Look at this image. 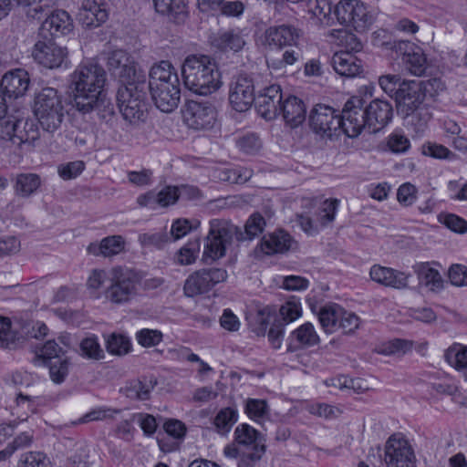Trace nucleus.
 I'll use <instances>...</instances> for the list:
<instances>
[{"label": "nucleus", "instance_id": "nucleus-1", "mask_svg": "<svg viewBox=\"0 0 467 467\" xmlns=\"http://www.w3.org/2000/svg\"><path fill=\"white\" fill-rule=\"evenodd\" d=\"M265 221L260 213L252 214L246 221L244 232L240 227L224 219H213L209 223V232L204 240L202 260L216 261L226 254V247L234 239L244 241L253 239L261 234Z\"/></svg>", "mask_w": 467, "mask_h": 467}, {"label": "nucleus", "instance_id": "nucleus-2", "mask_svg": "<svg viewBox=\"0 0 467 467\" xmlns=\"http://www.w3.org/2000/svg\"><path fill=\"white\" fill-rule=\"evenodd\" d=\"M393 108L389 101L375 99L364 107V101L358 97H352L346 102L344 124L347 136L358 137L363 130L368 133L382 130L392 119Z\"/></svg>", "mask_w": 467, "mask_h": 467}, {"label": "nucleus", "instance_id": "nucleus-3", "mask_svg": "<svg viewBox=\"0 0 467 467\" xmlns=\"http://www.w3.org/2000/svg\"><path fill=\"white\" fill-rule=\"evenodd\" d=\"M106 81L104 68L95 63H82L71 74L73 105L83 114L92 111V103L103 91Z\"/></svg>", "mask_w": 467, "mask_h": 467}, {"label": "nucleus", "instance_id": "nucleus-4", "mask_svg": "<svg viewBox=\"0 0 467 467\" xmlns=\"http://www.w3.org/2000/svg\"><path fill=\"white\" fill-rule=\"evenodd\" d=\"M184 86L191 91L207 96L221 86L220 73L213 59L204 55H190L182 65Z\"/></svg>", "mask_w": 467, "mask_h": 467}, {"label": "nucleus", "instance_id": "nucleus-5", "mask_svg": "<svg viewBox=\"0 0 467 467\" xmlns=\"http://www.w3.org/2000/svg\"><path fill=\"white\" fill-rule=\"evenodd\" d=\"M146 90L147 82L142 78L138 82L125 84L118 89V107L123 118L130 124L143 122L147 118Z\"/></svg>", "mask_w": 467, "mask_h": 467}, {"label": "nucleus", "instance_id": "nucleus-6", "mask_svg": "<svg viewBox=\"0 0 467 467\" xmlns=\"http://www.w3.org/2000/svg\"><path fill=\"white\" fill-rule=\"evenodd\" d=\"M34 113L44 130L54 132L64 118L61 95L53 88H43L35 98Z\"/></svg>", "mask_w": 467, "mask_h": 467}, {"label": "nucleus", "instance_id": "nucleus-7", "mask_svg": "<svg viewBox=\"0 0 467 467\" xmlns=\"http://www.w3.org/2000/svg\"><path fill=\"white\" fill-rule=\"evenodd\" d=\"M140 280L136 274L119 266L110 270L109 284L105 288V299L113 305H125L139 294Z\"/></svg>", "mask_w": 467, "mask_h": 467}, {"label": "nucleus", "instance_id": "nucleus-8", "mask_svg": "<svg viewBox=\"0 0 467 467\" xmlns=\"http://www.w3.org/2000/svg\"><path fill=\"white\" fill-rule=\"evenodd\" d=\"M345 113L346 105L342 109V114L338 115L333 108L318 104L310 112V128L324 139H331L340 129L347 135V128L344 124L346 122Z\"/></svg>", "mask_w": 467, "mask_h": 467}, {"label": "nucleus", "instance_id": "nucleus-9", "mask_svg": "<svg viewBox=\"0 0 467 467\" xmlns=\"http://www.w3.org/2000/svg\"><path fill=\"white\" fill-rule=\"evenodd\" d=\"M337 21L357 31H363L373 22V16L367 6L358 0H341L335 7Z\"/></svg>", "mask_w": 467, "mask_h": 467}, {"label": "nucleus", "instance_id": "nucleus-10", "mask_svg": "<svg viewBox=\"0 0 467 467\" xmlns=\"http://www.w3.org/2000/svg\"><path fill=\"white\" fill-rule=\"evenodd\" d=\"M67 47L58 46L51 37L44 38L37 34L31 51V56L37 64L49 69L58 68L67 62Z\"/></svg>", "mask_w": 467, "mask_h": 467}, {"label": "nucleus", "instance_id": "nucleus-11", "mask_svg": "<svg viewBox=\"0 0 467 467\" xmlns=\"http://www.w3.org/2000/svg\"><path fill=\"white\" fill-rule=\"evenodd\" d=\"M37 137L34 125L25 121L17 116L6 114L0 115V139L11 141L13 144L35 140Z\"/></svg>", "mask_w": 467, "mask_h": 467}, {"label": "nucleus", "instance_id": "nucleus-12", "mask_svg": "<svg viewBox=\"0 0 467 467\" xmlns=\"http://www.w3.org/2000/svg\"><path fill=\"white\" fill-rule=\"evenodd\" d=\"M227 272L223 268H203L188 276L184 283L185 296L193 297L209 292L215 285L227 279Z\"/></svg>", "mask_w": 467, "mask_h": 467}, {"label": "nucleus", "instance_id": "nucleus-13", "mask_svg": "<svg viewBox=\"0 0 467 467\" xmlns=\"http://www.w3.org/2000/svg\"><path fill=\"white\" fill-rule=\"evenodd\" d=\"M107 66L111 74L121 82H138L140 78L146 79L141 69L137 68L133 57L122 49L114 50L109 54Z\"/></svg>", "mask_w": 467, "mask_h": 467}, {"label": "nucleus", "instance_id": "nucleus-14", "mask_svg": "<svg viewBox=\"0 0 467 467\" xmlns=\"http://www.w3.org/2000/svg\"><path fill=\"white\" fill-rule=\"evenodd\" d=\"M384 461L388 467H416V458L410 444L398 434L388 439Z\"/></svg>", "mask_w": 467, "mask_h": 467}, {"label": "nucleus", "instance_id": "nucleus-15", "mask_svg": "<svg viewBox=\"0 0 467 467\" xmlns=\"http://www.w3.org/2000/svg\"><path fill=\"white\" fill-rule=\"evenodd\" d=\"M182 114L186 125L196 130L213 128L216 119V110L213 106L194 100L187 102Z\"/></svg>", "mask_w": 467, "mask_h": 467}, {"label": "nucleus", "instance_id": "nucleus-16", "mask_svg": "<svg viewBox=\"0 0 467 467\" xmlns=\"http://www.w3.org/2000/svg\"><path fill=\"white\" fill-rule=\"evenodd\" d=\"M255 100L253 79L245 75L235 78L229 87V101L238 112L248 110Z\"/></svg>", "mask_w": 467, "mask_h": 467}, {"label": "nucleus", "instance_id": "nucleus-17", "mask_svg": "<svg viewBox=\"0 0 467 467\" xmlns=\"http://www.w3.org/2000/svg\"><path fill=\"white\" fill-rule=\"evenodd\" d=\"M399 94L394 101L397 110L403 115L411 114L425 105L426 94L421 82L410 80L407 84H403V88Z\"/></svg>", "mask_w": 467, "mask_h": 467}, {"label": "nucleus", "instance_id": "nucleus-18", "mask_svg": "<svg viewBox=\"0 0 467 467\" xmlns=\"http://www.w3.org/2000/svg\"><path fill=\"white\" fill-rule=\"evenodd\" d=\"M255 107L258 113L265 119L271 120L280 115L283 102L282 90L279 85L265 88L255 98Z\"/></svg>", "mask_w": 467, "mask_h": 467}, {"label": "nucleus", "instance_id": "nucleus-19", "mask_svg": "<svg viewBox=\"0 0 467 467\" xmlns=\"http://www.w3.org/2000/svg\"><path fill=\"white\" fill-rule=\"evenodd\" d=\"M73 30V22L67 12L64 10L54 11L41 24L38 35L44 38L59 37Z\"/></svg>", "mask_w": 467, "mask_h": 467}, {"label": "nucleus", "instance_id": "nucleus-20", "mask_svg": "<svg viewBox=\"0 0 467 467\" xmlns=\"http://www.w3.org/2000/svg\"><path fill=\"white\" fill-rule=\"evenodd\" d=\"M156 107L163 112H171L179 105L181 99L180 81L167 86L148 88Z\"/></svg>", "mask_w": 467, "mask_h": 467}, {"label": "nucleus", "instance_id": "nucleus-21", "mask_svg": "<svg viewBox=\"0 0 467 467\" xmlns=\"http://www.w3.org/2000/svg\"><path fill=\"white\" fill-rule=\"evenodd\" d=\"M29 84V75L22 68L6 72L0 81L3 94L5 98L9 99H17L24 96L28 89Z\"/></svg>", "mask_w": 467, "mask_h": 467}, {"label": "nucleus", "instance_id": "nucleus-22", "mask_svg": "<svg viewBox=\"0 0 467 467\" xmlns=\"http://www.w3.org/2000/svg\"><path fill=\"white\" fill-rule=\"evenodd\" d=\"M369 276L374 282L394 289H405L409 286L410 274L396 269L374 265L369 271Z\"/></svg>", "mask_w": 467, "mask_h": 467}, {"label": "nucleus", "instance_id": "nucleus-23", "mask_svg": "<svg viewBox=\"0 0 467 467\" xmlns=\"http://www.w3.org/2000/svg\"><path fill=\"white\" fill-rule=\"evenodd\" d=\"M435 262H419L412 265L419 285L432 293H440L444 288V280L439 270L433 265Z\"/></svg>", "mask_w": 467, "mask_h": 467}, {"label": "nucleus", "instance_id": "nucleus-24", "mask_svg": "<svg viewBox=\"0 0 467 467\" xmlns=\"http://www.w3.org/2000/svg\"><path fill=\"white\" fill-rule=\"evenodd\" d=\"M265 42L275 48H285L297 44L299 30L289 25L268 27L265 32Z\"/></svg>", "mask_w": 467, "mask_h": 467}, {"label": "nucleus", "instance_id": "nucleus-25", "mask_svg": "<svg viewBox=\"0 0 467 467\" xmlns=\"http://www.w3.org/2000/svg\"><path fill=\"white\" fill-rule=\"evenodd\" d=\"M296 242L284 230H278L265 235L260 243L261 251L267 255L284 254L296 249Z\"/></svg>", "mask_w": 467, "mask_h": 467}, {"label": "nucleus", "instance_id": "nucleus-26", "mask_svg": "<svg viewBox=\"0 0 467 467\" xmlns=\"http://www.w3.org/2000/svg\"><path fill=\"white\" fill-rule=\"evenodd\" d=\"M334 70L340 76L354 78L362 72V62L352 52L341 50L336 52L331 58Z\"/></svg>", "mask_w": 467, "mask_h": 467}, {"label": "nucleus", "instance_id": "nucleus-27", "mask_svg": "<svg viewBox=\"0 0 467 467\" xmlns=\"http://www.w3.org/2000/svg\"><path fill=\"white\" fill-rule=\"evenodd\" d=\"M125 241L120 235L103 238L99 243H90L87 247L88 254L93 256L111 257L124 251Z\"/></svg>", "mask_w": 467, "mask_h": 467}, {"label": "nucleus", "instance_id": "nucleus-28", "mask_svg": "<svg viewBox=\"0 0 467 467\" xmlns=\"http://www.w3.org/2000/svg\"><path fill=\"white\" fill-rule=\"evenodd\" d=\"M280 114L291 127H297L306 119V109L305 103L296 96H289L283 100Z\"/></svg>", "mask_w": 467, "mask_h": 467}, {"label": "nucleus", "instance_id": "nucleus-29", "mask_svg": "<svg viewBox=\"0 0 467 467\" xmlns=\"http://www.w3.org/2000/svg\"><path fill=\"white\" fill-rule=\"evenodd\" d=\"M179 80L177 71L171 62L162 60L151 67L149 73L147 88L154 86H167L170 83H177Z\"/></svg>", "mask_w": 467, "mask_h": 467}, {"label": "nucleus", "instance_id": "nucleus-30", "mask_svg": "<svg viewBox=\"0 0 467 467\" xmlns=\"http://www.w3.org/2000/svg\"><path fill=\"white\" fill-rule=\"evenodd\" d=\"M108 18L106 9L94 0H86L78 14V21L86 27H98Z\"/></svg>", "mask_w": 467, "mask_h": 467}, {"label": "nucleus", "instance_id": "nucleus-31", "mask_svg": "<svg viewBox=\"0 0 467 467\" xmlns=\"http://www.w3.org/2000/svg\"><path fill=\"white\" fill-rule=\"evenodd\" d=\"M211 45L218 50L237 52L245 42L240 33L234 30L220 31L210 37Z\"/></svg>", "mask_w": 467, "mask_h": 467}, {"label": "nucleus", "instance_id": "nucleus-32", "mask_svg": "<svg viewBox=\"0 0 467 467\" xmlns=\"http://www.w3.org/2000/svg\"><path fill=\"white\" fill-rule=\"evenodd\" d=\"M234 443L244 451H254L257 445H265L262 434L249 424L243 423L234 430Z\"/></svg>", "mask_w": 467, "mask_h": 467}, {"label": "nucleus", "instance_id": "nucleus-33", "mask_svg": "<svg viewBox=\"0 0 467 467\" xmlns=\"http://www.w3.org/2000/svg\"><path fill=\"white\" fill-rule=\"evenodd\" d=\"M156 12L169 16L175 23H182L187 17L184 0H153Z\"/></svg>", "mask_w": 467, "mask_h": 467}, {"label": "nucleus", "instance_id": "nucleus-34", "mask_svg": "<svg viewBox=\"0 0 467 467\" xmlns=\"http://www.w3.org/2000/svg\"><path fill=\"white\" fill-rule=\"evenodd\" d=\"M343 308L335 303L321 306L317 311L319 323L326 333L332 334L337 330V325Z\"/></svg>", "mask_w": 467, "mask_h": 467}, {"label": "nucleus", "instance_id": "nucleus-35", "mask_svg": "<svg viewBox=\"0 0 467 467\" xmlns=\"http://www.w3.org/2000/svg\"><path fill=\"white\" fill-rule=\"evenodd\" d=\"M41 185V179L35 173H21L16 176L15 192L17 196L26 198L31 196Z\"/></svg>", "mask_w": 467, "mask_h": 467}, {"label": "nucleus", "instance_id": "nucleus-36", "mask_svg": "<svg viewBox=\"0 0 467 467\" xmlns=\"http://www.w3.org/2000/svg\"><path fill=\"white\" fill-rule=\"evenodd\" d=\"M446 361L459 371H462L467 379V347L454 344L450 347L445 354Z\"/></svg>", "mask_w": 467, "mask_h": 467}, {"label": "nucleus", "instance_id": "nucleus-37", "mask_svg": "<svg viewBox=\"0 0 467 467\" xmlns=\"http://www.w3.org/2000/svg\"><path fill=\"white\" fill-rule=\"evenodd\" d=\"M157 384L156 379H136L129 383L125 388V394L128 398L146 400L150 397V390Z\"/></svg>", "mask_w": 467, "mask_h": 467}, {"label": "nucleus", "instance_id": "nucleus-38", "mask_svg": "<svg viewBox=\"0 0 467 467\" xmlns=\"http://www.w3.org/2000/svg\"><path fill=\"white\" fill-rule=\"evenodd\" d=\"M25 338L17 337L11 329V320L8 317H0V347L16 349L23 345Z\"/></svg>", "mask_w": 467, "mask_h": 467}, {"label": "nucleus", "instance_id": "nucleus-39", "mask_svg": "<svg viewBox=\"0 0 467 467\" xmlns=\"http://www.w3.org/2000/svg\"><path fill=\"white\" fill-rule=\"evenodd\" d=\"M406 69L414 76H422L427 68V60L420 47H416L411 54L402 58Z\"/></svg>", "mask_w": 467, "mask_h": 467}, {"label": "nucleus", "instance_id": "nucleus-40", "mask_svg": "<svg viewBox=\"0 0 467 467\" xmlns=\"http://www.w3.org/2000/svg\"><path fill=\"white\" fill-rule=\"evenodd\" d=\"M238 420V412L235 409L227 407L222 409L213 420V425L216 431L221 434L230 431L233 425Z\"/></svg>", "mask_w": 467, "mask_h": 467}, {"label": "nucleus", "instance_id": "nucleus-41", "mask_svg": "<svg viewBox=\"0 0 467 467\" xmlns=\"http://www.w3.org/2000/svg\"><path fill=\"white\" fill-rule=\"evenodd\" d=\"M65 352L66 350H64L56 340H47L43 346L36 347L34 362L42 361L43 364L47 365L48 360L59 358L60 355L65 354Z\"/></svg>", "mask_w": 467, "mask_h": 467}, {"label": "nucleus", "instance_id": "nucleus-42", "mask_svg": "<svg viewBox=\"0 0 467 467\" xmlns=\"http://www.w3.org/2000/svg\"><path fill=\"white\" fill-rule=\"evenodd\" d=\"M410 80L402 79L399 75L387 74L379 78V85L381 89L394 100L397 99L403 84H407Z\"/></svg>", "mask_w": 467, "mask_h": 467}, {"label": "nucleus", "instance_id": "nucleus-43", "mask_svg": "<svg viewBox=\"0 0 467 467\" xmlns=\"http://www.w3.org/2000/svg\"><path fill=\"white\" fill-rule=\"evenodd\" d=\"M299 345L304 347H312L319 343V337L317 334L314 326L306 322L294 330L291 335Z\"/></svg>", "mask_w": 467, "mask_h": 467}, {"label": "nucleus", "instance_id": "nucleus-44", "mask_svg": "<svg viewBox=\"0 0 467 467\" xmlns=\"http://www.w3.org/2000/svg\"><path fill=\"white\" fill-rule=\"evenodd\" d=\"M407 119V124L411 126L414 131L418 134L422 133L431 118V114L429 109L426 108V105H423L417 109L411 114L404 115Z\"/></svg>", "mask_w": 467, "mask_h": 467}, {"label": "nucleus", "instance_id": "nucleus-45", "mask_svg": "<svg viewBox=\"0 0 467 467\" xmlns=\"http://www.w3.org/2000/svg\"><path fill=\"white\" fill-rule=\"evenodd\" d=\"M17 467H52V464L46 453L28 451L21 455Z\"/></svg>", "mask_w": 467, "mask_h": 467}, {"label": "nucleus", "instance_id": "nucleus-46", "mask_svg": "<svg viewBox=\"0 0 467 467\" xmlns=\"http://www.w3.org/2000/svg\"><path fill=\"white\" fill-rule=\"evenodd\" d=\"M245 413L254 420H259L269 413V407L265 400L247 399L245 401Z\"/></svg>", "mask_w": 467, "mask_h": 467}, {"label": "nucleus", "instance_id": "nucleus-47", "mask_svg": "<svg viewBox=\"0 0 467 467\" xmlns=\"http://www.w3.org/2000/svg\"><path fill=\"white\" fill-rule=\"evenodd\" d=\"M106 348L110 354L125 355L130 349V342L125 336L112 334L107 340Z\"/></svg>", "mask_w": 467, "mask_h": 467}, {"label": "nucleus", "instance_id": "nucleus-48", "mask_svg": "<svg viewBox=\"0 0 467 467\" xmlns=\"http://www.w3.org/2000/svg\"><path fill=\"white\" fill-rule=\"evenodd\" d=\"M200 251L199 241L189 242L186 245L182 247L177 254V262L182 265H191L195 262Z\"/></svg>", "mask_w": 467, "mask_h": 467}, {"label": "nucleus", "instance_id": "nucleus-49", "mask_svg": "<svg viewBox=\"0 0 467 467\" xmlns=\"http://www.w3.org/2000/svg\"><path fill=\"white\" fill-rule=\"evenodd\" d=\"M81 355L90 359H101L104 358V351L100 348L96 337L84 338L80 343Z\"/></svg>", "mask_w": 467, "mask_h": 467}, {"label": "nucleus", "instance_id": "nucleus-50", "mask_svg": "<svg viewBox=\"0 0 467 467\" xmlns=\"http://www.w3.org/2000/svg\"><path fill=\"white\" fill-rule=\"evenodd\" d=\"M70 367V360L65 358L57 362L51 363L49 366V375L51 380L56 384L64 382L68 375Z\"/></svg>", "mask_w": 467, "mask_h": 467}, {"label": "nucleus", "instance_id": "nucleus-51", "mask_svg": "<svg viewBox=\"0 0 467 467\" xmlns=\"http://www.w3.org/2000/svg\"><path fill=\"white\" fill-rule=\"evenodd\" d=\"M306 6L307 11L319 21L329 19L332 8L328 0H308Z\"/></svg>", "mask_w": 467, "mask_h": 467}, {"label": "nucleus", "instance_id": "nucleus-52", "mask_svg": "<svg viewBox=\"0 0 467 467\" xmlns=\"http://www.w3.org/2000/svg\"><path fill=\"white\" fill-rule=\"evenodd\" d=\"M265 452V445H257L254 451H242L238 467H256Z\"/></svg>", "mask_w": 467, "mask_h": 467}, {"label": "nucleus", "instance_id": "nucleus-53", "mask_svg": "<svg viewBox=\"0 0 467 467\" xmlns=\"http://www.w3.org/2000/svg\"><path fill=\"white\" fill-rule=\"evenodd\" d=\"M337 206V199H327L323 202L318 213V220L322 226H326L334 221Z\"/></svg>", "mask_w": 467, "mask_h": 467}, {"label": "nucleus", "instance_id": "nucleus-54", "mask_svg": "<svg viewBox=\"0 0 467 467\" xmlns=\"http://www.w3.org/2000/svg\"><path fill=\"white\" fill-rule=\"evenodd\" d=\"M136 338L142 347H153L162 340V333L157 329L143 328L137 332Z\"/></svg>", "mask_w": 467, "mask_h": 467}, {"label": "nucleus", "instance_id": "nucleus-55", "mask_svg": "<svg viewBox=\"0 0 467 467\" xmlns=\"http://www.w3.org/2000/svg\"><path fill=\"white\" fill-rule=\"evenodd\" d=\"M439 221L455 233L463 234L467 232V222L458 215L452 213L441 214L439 215Z\"/></svg>", "mask_w": 467, "mask_h": 467}, {"label": "nucleus", "instance_id": "nucleus-56", "mask_svg": "<svg viewBox=\"0 0 467 467\" xmlns=\"http://www.w3.org/2000/svg\"><path fill=\"white\" fill-rule=\"evenodd\" d=\"M120 410L119 409H111V408H98L92 410L91 411L86 413L79 420V423H87L94 420H103L108 418H113L114 414L120 413Z\"/></svg>", "mask_w": 467, "mask_h": 467}, {"label": "nucleus", "instance_id": "nucleus-57", "mask_svg": "<svg viewBox=\"0 0 467 467\" xmlns=\"http://www.w3.org/2000/svg\"><path fill=\"white\" fill-rule=\"evenodd\" d=\"M139 240L144 246L161 248L171 241V236L165 232H158L153 234H142L139 236Z\"/></svg>", "mask_w": 467, "mask_h": 467}, {"label": "nucleus", "instance_id": "nucleus-58", "mask_svg": "<svg viewBox=\"0 0 467 467\" xmlns=\"http://www.w3.org/2000/svg\"><path fill=\"white\" fill-rule=\"evenodd\" d=\"M448 276L452 285L467 286V266L460 264L452 265L448 271Z\"/></svg>", "mask_w": 467, "mask_h": 467}, {"label": "nucleus", "instance_id": "nucleus-59", "mask_svg": "<svg viewBox=\"0 0 467 467\" xmlns=\"http://www.w3.org/2000/svg\"><path fill=\"white\" fill-rule=\"evenodd\" d=\"M422 152L426 156H431L436 159H451L454 157V153L447 147L431 142L423 146Z\"/></svg>", "mask_w": 467, "mask_h": 467}, {"label": "nucleus", "instance_id": "nucleus-60", "mask_svg": "<svg viewBox=\"0 0 467 467\" xmlns=\"http://www.w3.org/2000/svg\"><path fill=\"white\" fill-rule=\"evenodd\" d=\"M359 325V318L351 312H347L343 308V313L339 317L337 329H342L344 333L354 332Z\"/></svg>", "mask_w": 467, "mask_h": 467}, {"label": "nucleus", "instance_id": "nucleus-61", "mask_svg": "<svg viewBox=\"0 0 467 467\" xmlns=\"http://www.w3.org/2000/svg\"><path fill=\"white\" fill-rule=\"evenodd\" d=\"M416 187L411 183H404L400 186L397 192L399 202L404 206L411 205L416 200Z\"/></svg>", "mask_w": 467, "mask_h": 467}, {"label": "nucleus", "instance_id": "nucleus-62", "mask_svg": "<svg viewBox=\"0 0 467 467\" xmlns=\"http://www.w3.org/2000/svg\"><path fill=\"white\" fill-rule=\"evenodd\" d=\"M110 273L103 269H93L88 278L87 286L90 290H99L107 281L109 282Z\"/></svg>", "mask_w": 467, "mask_h": 467}, {"label": "nucleus", "instance_id": "nucleus-63", "mask_svg": "<svg viewBox=\"0 0 467 467\" xmlns=\"http://www.w3.org/2000/svg\"><path fill=\"white\" fill-rule=\"evenodd\" d=\"M85 164L81 161H76L58 167V173L64 180L76 178L82 172Z\"/></svg>", "mask_w": 467, "mask_h": 467}, {"label": "nucleus", "instance_id": "nucleus-64", "mask_svg": "<svg viewBox=\"0 0 467 467\" xmlns=\"http://www.w3.org/2000/svg\"><path fill=\"white\" fill-rule=\"evenodd\" d=\"M238 148L248 154L256 152L261 148V141L254 134H247L237 141Z\"/></svg>", "mask_w": 467, "mask_h": 467}]
</instances>
